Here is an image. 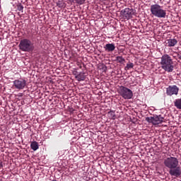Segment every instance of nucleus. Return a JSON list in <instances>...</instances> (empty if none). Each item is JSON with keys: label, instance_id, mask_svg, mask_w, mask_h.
Returning <instances> with one entry per match:
<instances>
[{"label": "nucleus", "instance_id": "f257e3e1", "mask_svg": "<svg viewBox=\"0 0 181 181\" xmlns=\"http://www.w3.org/2000/svg\"><path fill=\"white\" fill-rule=\"evenodd\" d=\"M163 164L169 169L168 173L174 177H181V168L179 166V159L176 157H168L164 159Z\"/></svg>", "mask_w": 181, "mask_h": 181}, {"label": "nucleus", "instance_id": "f03ea898", "mask_svg": "<svg viewBox=\"0 0 181 181\" xmlns=\"http://www.w3.org/2000/svg\"><path fill=\"white\" fill-rule=\"evenodd\" d=\"M160 65L161 69L167 71V73H172L175 69V66H173V59L172 57L169 56V54H165L163 55L160 58Z\"/></svg>", "mask_w": 181, "mask_h": 181}, {"label": "nucleus", "instance_id": "7ed1b4c3", "mask_svg": "<svg viewBox=\"0 0 181 181\" xmlns=\"http://www.w3.org/2000/svg\"><path fill=\"white\" fill-rule=\"evenodd\" d=\"M150 11L152 16L159 19H165L166 18V10L163 9V6L155 4L150 6Z\"/></svg>", "mask_w": 181, "mask_h": 181}, {"label": "nucleus", "instance_id": "20e7f679", "mask_svg": "<svg viewBox=\"0 0 181 181\" xmlns=\"http://www.w3.org/2000/svg\"><path fill=\"white\" fill-rule=\"evenodd\" d=\"M18 47L22 52H33L35 49L33 42L28 38L21 40L18 45Z\"/></svg>", "mask_w": 181, "mask_h": 181}, {"label": "nucleus", "instance_id": "39448f33", "mask_svg": "<svg viewBox=\"0 0 181 181\" xmlns=\"http://www.w3.org/2000/svg\"><path fill=\"white\" fill-rule=\"evenodd\" d=\"M118 93L124 100H131V98L134 97V93H132V90L125 86H122L119 87Z\"/></svg>", "mask_w": 181, "mask_h": 181}, {"label": "nucleus", "instance_id": "423d86ee", "mask_svg": "<svg viewBox=\"0 0 181 181\" xmlns=\"http://www.w3.org/2000/svg\"><path fill=\"white\" fill-rule=\"evenodd\" d=\"M165 119L161 115H154L153 117H146L147 122L151 123L153 125H159L162 124Z\"/></svg>", "mask_w": 181, "mask_h": 181}, {"label": "nucleus", "instance_id": "0eeeda50", "mask_svg": "<svg viewBox=\"0 0 181 181\" xmlns=\"http://www.w3.org/2000/svg\"><path fill=\"white\" fill-rule=\"evenodd\" d=\"M13 87H14L16 90H23L25 87H26V80L22 78L14 80L13 81Z\"/></svg>", "mask_w": 181, "mask_h": 181}, {"label": "nucleus", "instance_id": "6e6552de", "mask_svg": "<svg viewBox=\"0 0 181 181\" xmlns=\"http://www.w3.org/2000/svg\"><path fill=\"white\" fill-rule=\"evenodd\" d=\"M178 93H179V88L176 86V85L169 86L166 88L167 95H177Z\"/></svg>", "mask_w": 181, "mask_h": 181}, {"label": "nucleus", "instance_id": "1a4fd4ad", "mask_svg": "<svg viewBox=\"0 0 181 181\" xmlns=\"http://www.w3.org/2000/svg\"><path fill=\"white\" fill-rule=\"evenodd\" d=\"M121 12L123 13V16L125 18V19H127V21L131 19V18H132V15L135 13L134 10L129 8H126L123 11H122Z\"/></svg>", "mask_w": 181, "mask_h": 181}, {"label": "nucleus", "instance_id": "9d476101", "mask_svg": "<svg viewBox=\"0 0 181 181\" xmlns=\"http://www.w3.org/2000/svg\"><path fill=\"white\" fill-rule=\"evenodd\" d=\"M104 49L105 52L107 53H111L115 50V44L114 43H108L104 46Z\"/></svg>", "mask_w": 181, "mask_h": 181}, {"label": "nucleus", "instance_id": "9b49d317", "mask_svg": "<svg viewBox=\"0 0 181 181\" xmlns=\"http://www.w3.org/2000/svg\"><path fill=\"white\" fill-rule=\"evenodd\" d=\"M167 45L168 47H174V46H176V45H177V40L175 38L168 39L167 40Z\"/></svg>", "mask_w": 181, "mask_h": 181}, {"label": "nucleus", "instance_id": "f8f14e48", "mask_svg": "<svg viewBox=\"0 0 181 181\" xmlns=\"http://www.w3.org/2000/svg\"><path fill=\"white\" fill-rule=\"evenodd\" d=\"M174 105L177 110H181V98L175 99L174 101Z\"/></svg>", "mask_w": 181, "mask_h": 181}, {"label": "nucleus", "instance_id": "ddd939ff", "mask_svg": "<svg viewBox=\"0 0 181 181\" xmlns=\"http://www.w3.org/2000/svg\"><path fill=\"white\" fill-rule=\"evenodd\" d=\"M76 78L78 81H84V80H86V76H84V74L80 73L76 76Z\"/></svg>", "mask_w": 181, "mask_h": 181}, {"label": "nucleus", "instance_id": "4468645a", "mask_svg": "<svg viewBox=\"0 0 181 181\" xmlns=\"http://www.w3.org/2000/svg\"><path fill=\"white\" fill-rule=\"evenodd\" d=\"M30 148L33 151H37V149H39V144H37V141H33L30 144Z\"/></svg>", "mask_w": 181, "mask_h": 181}, {"label": "nucleus", "instance_id": "2eb2a0df", "mask_svg": "<svg viewBox=\"0 0 181 181\" xmlns=\"http://www.w3.org/2000/svg\"><path fill=\"white\" fill-rule=\"evenodd\" d=\"M69 2H71V4H77L78 5H83V4L86 2V0H68Z\"/></svg>", "mask_w": 181, "mask_h": 181}, {"label": "nucleus", "instance_id": "dca6fc26", "mask_svg": "<svg viewBox=\"0 0 181 181\" xmlns=\"http://www.w3.org/2000/svg\"><path fill=\"white\" fill-rule=\"evenodd\" d=\"M108 117L110 119H115L116 116H115V111L114 110H110V112H107Z\"/></svg>", "mask_w": 181, "mask_h": 181}, {"label": "nucleus", "instance_id": "f3484780", "mask_svg": "<svg viewBox=\"0 0 181 181\" xmlns=\"http://www.w3.org/2000/svg\"><path fill=\"white\" fill-rule=\"evenodd\" d=\"M57 6H58V8H66V3L62 0L58 1L57 2Z\"/></svg>", "mask_w": 181, "mask_h": 181}, {"label": "nucleus", "instance_id": "a211bd4d", "mask_svg": "<svg viewBox=\"0 0 181 181\" xmlns=\"http://www.w3.org/2000/svg\"><path fill=\"white\" fill-rule=\"evenodd\" d=\"M116 60L117 63H120L122 64V63L125 62V59L122 56H118L116 57Z\"/></svg>", "mask_w": 181, "mask_h": 181}, {"label": "nucleus", "instance_id": "6ab92c4d", "mask_svg": "<svg viewBox=\"0 0 181 181\" xmlns=\"http://www.w3.org/2000/svg\"><path fill=\"white\" fill-rule=\"evenodd\" d=\"M129 69H134V63L129 62V64H127V66L124 67V70L127 71L129 70Z\"/></svg>", "mask_w": 181, "mask_h": 181}, {"label": "nucleus", "instance_id": "aec40b11", "mask_svg": "<svg viewBox=\"0 0 181 181\" xmlns=\"http://www.w3.org/2000/svg\"><path fill=\"white\" fill-rule=\"evenodd\" d=\"M17 9H18V11H19L20 12L22 11H23V6H22V4L18 5Z\"/></svg>", "mask_w": 181, "mask_h": 181}, {"label": "nucleus", "instance_id": "412c9836", "mask_svg": "<svg viewBox=\"0 0 181 181\" xmlns=\"http://www.w3.org/2000/svg\"><path fill=\"white\" fill-rule=\"evenodd\" d=\"M76 65L78 66L79 69H81V68L83 67V66H81V62H78L76 63Z\"/></svg>", "mask_w": 181, "mask_h": 181}, {"label": "nucleus", "instance_id": "4be33fe9", "mask_svg": "<svg viewBox=\"0 0 181 181\" xmlns=\"http://www.w3.org/2000/svg\"><path fill=\"white\" fill-rule=\"evenodd\" d=\"M1 168H4V165H2V161H0V169H1Z\"/></svg>", "mask_w": 181, "mask_h": 181}]
</instances>
